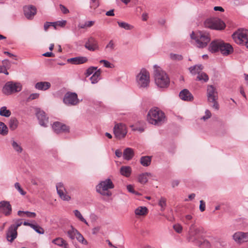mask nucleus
<instances>
[{
    "mask_svg": "<svg viewBox=\"0 0 248 248\" xmlns=\"http://www.w3.org/2000/svg\"><path fill=\"white\" fill-rule=\"evenodd\" d=\"M204 25L205 28L217 30H221L225 27L224 22L217 18L207 19L204 21Z\"/></svg>",
    "mask_w": 248,
    "mask_h": 248,
    "instance_id": "obj_8",
    "label": "nucleus"
},
{
    "mask_svg": "<svg viewBox=\"0 0 248 248\" xmlns=\"http://www.w3.org/2000/svg\"><path fill=\"white\" fill-rule=\"evenodd\" d=\"M21 90L22 85L20 83L10 81L5 84L2 92L4 94L9 95L19 92Z\"/></svg>",
    "mask_w": 248,
    "mask_h": 248,
    "instance_id": "obj_5",
    "label": "nucleus"
},
{
    "mask_svg": "<svg viewBox=\"0 0 248 248\" xmlns=\"http://www.w3.org/2000/svg\"><path fill=\"white\" fill-rule=\"evenodd\" d=\"M39 96V94L37 93H31L29 97V99L33 100L38 98Z\"/></svg>",
    "mask_w": 248,
    "mask_h": 248,
    "instance_id": "obj_60",
    "label": "nucleus"
},
{
    "mask_svg": "<svg viewBox=\"0 0 248 248\" xmlns=\"http://www.w3.org/2000/svg\"><path fill=\"white\" fill-rule=\"evenodd\" d=\"M66 23L65 20L58 21L55 22H53V26L56 28V26L64 27Z\"/></svg>",
    "mask_w": 248,
    "mask_h": 248,
    "instance_id": "obj_49",
    "label": "nucleus"
},
{
    "mask_svg": "<svg viewBox=\"0 0 248 248\" xmlns=\"http://www.w3.org/2000/svg\"><path fill=\"white\" fill-rule=\"evenodd\" d=\"M97 67H94V66H91L90 67H89L85 73V75L86 76V77H89L92 74H93V73H94L95 71H96V70H97Z\"/></svg>",
    "mask_w": 248,
    "mask_h": 248,
    "instance_id": "obj_44",
    "label": "nucleus"
},
{
    "mask_svg": "<svg viewBox=\"0 0 248 248\" xmlns=\"http://www.w3.org/2000/svg\"><path fill=\"white\" fill-rule=\"evenodd\" d=\"M8 132V129L6 124L0 122V134L3 136L6 135Z\"/></svg>",
    "mask_w": 248,
    "mask_h": 248,
    "instance_id": "obj_39",
    "label": "nucleus"
},
{
    "mask_svg": "<svg viewBox=\"0 0 248 248\" xmlns=\"http://www.w3.org/2000/svg\"><path fill=\"white\" fill-rule=\"evenodd\" d=\"M152 174L150 172L142 173L138 176V182L141 184H145L148 182L149 178L152 177Z\"/></svg>",
    "mask_w": 248,
    "mask_h": 248,
    "instance_id": "obj_26",
    "label": "nucleus"
},
{
    "mask_svg": "<svg viewBox=\"0 0 248 248\" xmlns=\"http://www.w3.org/2000/svg\"><path fill=\"white\" fill-rule=\"evenodd\" d=\"M126 188H127V190L129 192L135 194L136 195H139L138 192H137L134 190L133 186L132 185H128L127 186Z\"/></svg>",
    "mask_w": 248,
    "mask_h": 248,
    "instance_id": "obj_56",
    "label": "nucleus"
},
{
    "mask_svg": "<svg viewBox=\"0 0 248 248\" xmlns=\"http://www.w3.org/2000/svg\"><path fill=\"white\" fill-rule=\"evenodd\" d=\"M52 127L54 132L57 134L69 131V127L67 126L58 122H55Z\"/></svg>",
    "mask_w": 248,
    "mask_h": 248,
    "instance_id": "obj_19",
    "label": "nucleus"
},
{
    "mask_svg": "<svg viewBox=\"0 0 248 248\" xmlns=\"http://www.w3.org/2000/svg\"><path fill=\"white\" fill-rule=\"evenodd\" d=\"M17 232L14 226H10L6 232V238L10 242H12L17 237Z\"/></svg>",
    "mask_w": 248,
    "mask_h": 248,
    "instance_id": "obj_20",
    "label": "nucleus"
},
{
    "mask_svg": "<svg viewBox=\"0 0 248 248\" xmlns=\"http://www.w3.org/2000/svg\"><path fill=\"white\" fill-rule=\"evenodd\" d=\"M11 114L10 110L7 109V108L5 106L1 107L0 108V115L5 117H9Z\"/></svg>",
    "mask_w": 248,
    "mask_h": 248,
    "instance_id": "obj_37",
    "label": "nucleus"
},
{
    "mask_svg": "<svg viewBox=\"0 0 248 248\" xmlns=\"http://www.w3.org/2000/svg\"><path fill=\"white\" fill-rule=\"evenodd\" d=\"M203 232L202 228H197L194 225H191L189 231L188 240L191 242L197 241Z\"/></svg>",
    "mask_w": 248,
    "mask_h": 248,
    "instance_id": "obj_11",
    "label": "nucleus"
},
{
    "mask_svg": "<svg viewBox=\"0 0 248 248\" xmlns=\"http://www.w3.org/2000/svg\"><path fill=\"white\" fill-rule=\"evenodd\" d=\"M148 213V209L145 206H140L135 210V213L137 216H145Z\"/></svg>",
    "mask_w": 248,
    "mask_h": 248,
    "instance_id": "obj_32",
    "label": "nucleus"
},
{
    "mask_svg": "<svg viewBox=\"0 0 248 248\" xmlns=\"http://www.w3.org/2000/svg\"><path fill=\"white\" fill-rule=\"evenodd\" d=\"M2 63L3 64V66L6 67H9L10 66V62L8 60L5 59L2 61Z\"/></svg>",
    "mask_w": 248,
    "mask_h": 248,
    "instance_id": "obj_61",
    "label": "nucleus"
},
{
    "mask_svg": "<svg viewBox=\"0 0 248 248\" xmlns=\"http://www.w3.org/2000/svg\"><path fill=\"white\" fill-rule=\"evenodd\" d=\"M201 246L202 248H210L211 247V244L208 240H204L201 243Z\"/></svg>",
    "mask_w": 248,
    "mask_h": 248,
    "instance_id": "obj_55",
    "label": "nucleus"
},
{
    "mask_svg": "<svg viewBox=\"0 0 248 248\" xmlns=\"http://www.w3.org/2000/svg\"><path fill=\"white\" fill-rule=\"evenodd\" d=\"M117 23L120 28H123L126 30H131L133 28V26L132 25L126 22L118 21Z\"/></svg>",
    "mask_w": 248,
    "mask_h": 248,
    "instance_id": "obj_36",
    "label": "nucleus"
},
{
    "mask_svg": "<svg viewBox=\"0 0 248 248\" xmlns=\"http://www.w3.org/2000/svg\"><path fill=\"white\" fill-rule=\"evenodd\" d=\"M75 238H76V239L79 242L83 244H87V241L85 240L82 235L79 232Z\"/></svg>",
    "mask_w": 248,
    "mask_h": 248,
    "instance_id": "obj_46",
    "label": "nucleus"
},
{
    "mask_svg": "<svg viewBox=\"0 0 248 248\" xmlns=\"http://www.w3.org/2000/svg\"><path fill=\"white\" fill-rule=\"evenodd\" d=\"M219 51L223 55H228L232 53L233 49L231 45L223 42V44L221 45Z\"/></svg>",
    "mask_w": 248,
    "mask_h": 248,
    "instance_id": "obj_23",
    "label": "nucleus"
},
{
    "mask_svg": "<svg viewBox=\"0 0 248 248\" xmlns=\"http://www.w3.org/2000/svg\"><path fill=\"white\" fill-rule=\"evenodd\" d=\"M51 25L53 26V22H46L44 26V30L46 31Z\"/></svg>",
    "mask_w": 248,
    "mask_h": 248,
    "instance_id": "obj_62",
    "label": "nucleus"
},
{
    "mask_svg": "<svg viewBox=\"0 0 248 248\" xmlns=\"http://www.w3.org/2000/svg\"><path fill=\"white\" fill-rule=\"evenodd\" d=\"M205 209V203L202 201H200V210L201 212H203Z\"/></svg>",
    "mask_w": 248,
    "mask_h": 248,
    "instance_id": "obj_59",
    "label": "nucleus"
},
{
    "mask_svg": "<svg viewBox=\"0 0 248 248\" xmlns=\"http://www.w3.org/2000/svg\"><path fill=\"white\" fill-rule=\"evenodd\" d=\"M147 120L150 124L159 126L165 122L166 116L165 113L159 108H154L149 111Z\"/></svg>",
    "mask_w": 248,
    "mask_h": 248,
    "instance_id": "obj_1",
    "label": "nucleus"
},
{
    "mask_svg": "<svg viewBox=\"0 0 248 248\" xmlns=\"http://www.w3.org/2000/svg\"><path fill=\"white\" fill-rule=\"evenodd\" d=\"M63 103L68 106H74L79 102L77 94L75 93L68 92L63 99Z\"/></svg>",
    "mask_w": 248,
    "mask_h": 248,
    "instance_id": "obj_12",
    "label": "nucleus"
},
{
    "mask_svg": "<svg viewBox=\"0 0 248 248\" xmlns=\"http://www.w3.org/2000/svg\"><path fill=\"white\" fill-rule=\"evenodd\" d=\"M17 215L20 217H28L30 218H34L35 217L36 214L34 212H31L29 211H18L17 212Z\"/></svg>",
    "mask_w": 248,
    "mask_h": 248,
    "instance_id": "obj_30",
    "label": "nucleus"
},
{
    "mask_svg": "<svg viewBox=\"0 0 248 248\" xmlns=\"http://www.w3.org/2000/svg\"><path fill=\"white\" fill-rule=\"evenodd\" d=\"M12 146L14 149L18 153L22 152L23 149L21 146L15 141H13Z\"/></svg>",
    "mask_w": 248,
    "mask_h": 248,
    "instance_id": "obj_43",
    "label": "nucleus"
},
{
    "mask_svg": "<svg viewBox=\"0 0 248 248\" xmlns=\"http://www.w3.org/2000/svg\"><path fill=\"white\" fill-rule=\"evenodd\" d=\"M232 238L237 244L248 242V232H237L232 235Z\"/></svg>",
    "mask_w": 248,
    "mask_h": 248,
    "instance_id": "obj_14",
    "label": "nucleus"
},
{
    "mask_svg": "<svg viewBox=\"0 0 248 248\" xmlns=\"http://www.w3.org/2000/svg\"><path fill=\"white\" fill-rule=\"evenodd\" d=\"M197 80L199 81L203 80L204 82H207L209 80V78L208 75L204 73V72H200L198 74V76L197 77Z\"/></svg>",
    "mask_w": 248,
    "mask_h": 248,
    "instance_id": "obj_40",
    "label": "nucleus"
},
{
    "mask_svg": "<svg viewBox=\"0 0 248 248\" xmlns=\"http://www.w3.org/2000/svg\"><path fill=\"white\" fill-rule=\"evenodd\" d=\"M191 38L195 41V46L199 48H203L207 46L210 41L209 33L199 31L196 34L192 32L190 35Z\"/></svg>",
    "mask_w": 248,
    "mask_h": 248,
    "instance_id": "obj_3",
    "label": "nucleus"
},
{
    "mask_svg": "<svg viewBox=\"0 0 248 248\" xmlns=\"http://www.w3.org/2000/svg\"><path fill=\"white\" fill-rule=\"evenodd\" d=\"M179 184V181L178 180H173L171 182V185L173 187L177 186Z\"/></svg>",
    "mask_w": 248,
    "mask_h": 248,
    "instance_id": "obj_64",
    "label": "nucleus"
},
{
    "mask_svg": "<svg viewBox=\"0 0 248 248\" xmlns=\"http://www.w3.org/2000/svg\"><path fill=\"white\" fill-rule=\"evenodd\" d=\"M114 185L110 179H107L101 181L96 187V191L100 194L110 196L111 193L108 191L109 189L114 188Z\"/></svg>",
    "mask_w": 248,
    "mask_h": 248,
    "instance_id": "obj_4",
    "label": "nucleus"
},
{
    "mask_svg": "<svg viewBox=\"0 0 248 248\" xmlns=\"http://www.w3.org/2000/svg\"><path fill=\"white\" fill-rule=\"evenodd\" d=\"M51 87V84L47 81H40L36 83L35 85V89L42 90L46 91Z\"/></svg>",
    "mask_w": 248,
    "mask_h": 248,
    "instance_id": "obj_25",
    "label": "nucleus"
},
{
    "mask_svg": "<svg viewBox=\"0 0 248 248\" xmlns=\"http://www.w3.org/2000/svg\"><path fill=\"white\" fill-rule=\"evenodd\" d=\"M203 69L202 65H196L189 67V70L192 74H198Z\"/></svg>",
    "mask_w": 248,
    "mask_h": 248,
    "instance_id": "obj_33",
    "label": "nucleus"
},
{
    "mask_svg": "<svg viewBox=\"0 0 248 248\" xmlns=\"http://www.w3.org/2000/svg\"><path fill=\"white\" fill-rule=\"evenodd\" d=\"M18 121L15 118H11L9 121V127L12 130H15L18 126Z\"/></svg>",
    "mask_w": 248,
    "mask_h": 248,
    "instance_id": "obj_38",
    "label": "nucleus"
},
{
    "mask_svg": "<svg viewBox=\"0 0 248 248\" xmlns=\"http://www.w3.org/2000/svg\"><path fill=\"white\" fill-rule=\"evenodd\" d=\"M57 193L62 200L69 201L71 200V197L67 194L66 190L62 183H58L56 185Z\"/></svg>",
    "mask_w": 248,
    "mask_h": 248,
    "instance_id": "obj_13",
    "label": "nucleus"
},
{
    "mask_svg": "<svg viewBox=\"0 0 248 248\" xmlns=\"http://www.w3.org/2000/svg\"><path fill=\"white\" fill-rule=\"evenodd\" d=\"M113 133L117 139H123L127 133L126 125L122 123L116 124L113 128Z\"/></svg>",
    "mask_w": 248,
    "mask_h": 248,
    "instance_id": "obj_10",
    "label": "nucleus"
},
{
    "mask_svg": "<svg viewBox=\"0 0 248 248\" xmlns=\"http://www.w3.org/2000/svg\"><path fill=\"white\" fill-rule=\"evenodd\" d=\"M60 8L62 13L64 14H66L69 12V10L62 4L60 5Z\"/></svg>",
    "mask_w": 248,
    "mask_h": 248,
    "instance_id": "obj_58",
    "label": "nucleus"
},
{
    "mask_svg": "<svg viewBox=\"0 0 248 248\" xmlns=\"http://www.w3.org/2000/svg\"><path fill=\"white\" fill-rule=\"evenodd\" d=\"M35 232L39 234H44V229L38 225L32 224L31 227Z\"/></svg>",
    "mask_w": 248,
    "mask_h": 248,
    "instance_id": "obj_45",
    "label": "nucleus"
},
{
    "mask_svg": "<svg viewBox=\"0 0 248 248\" xmlns=\"http://www.w3.org/2000/svg\"><path fill=\"white\" fill-rule=\"evenodd\" d=\"M91 7L93 9H96L99 6V1L98 0H91Z\"/></svg>",
    "mask_w": 248,
    "mask_h": 248,
    "instance_id": "obj_53",
    "label": "nucleus"
},
{
    "mask_svg": "<svg viewBox=\"0 0 248 248\" xmlns=\"http://www.w3.org/2000/svg\"><path fill=\"white\" fill-rule=\"evenodd\" d=\"M115 45L113 40H110L106 46V49L109 51H112L114 49Z\"/></svg>",
    "mask_w": 248,
    "mask_h": 248,
    "instance_id": "obj_48",
    "label": "nucleus"
},
{
    "mask_svg": "<svg viewBox=\"0 0 248 248\" xmlns=\"http://www.w3.org/2000/svg\"><path fill=\"white\" fill-rule=\"evenodd\" d=\"M52 242L61 247L64 248H68V244L66 242L65 240H64L63 238L61 237H58L56 239L52 240Z\"/></svg>",
    "mask_w": 248,
    "mask_h": 248,
    "instance_id": "obj_28",
    "label": "nucleus"
},
{
    "mask_svg": "<svg viewBox=\"0 0 248 248\" xmlns=\"http://www.w3.org/2000/svg\"><path fill=\"white\" fill-rule=\"evenodd\" d=\"M36 116L38 119L39 124L43 126H47L48 123V117H46L45 112L38 109L36 111Z\"/></svg>",
    "mask_w": 248,
    "mask_h": 248,
    "instance_id": "obj_18",
    "label": "nucleus"
},
{
    "mask_svg": "<svg viewBox=\"0 0 248 248\" xmlns=\"http://www.w3.org/2000/svg\"><path fill=\"white\" fill-rule=\"evenodd\" d=\"M12 211V206L8 201H2L0 202V212L5 216H10Z\"/></svg>",
    "mask_w": 248,
    "mask_h": 248,
    "instance_id": "obj_16",
    "label": "nucleus"
},
{
    "mask_svg": "<svg viewBox=\"0 0 248 248\" xmlns=\"http://www.w3.org/2000/svg\"><path fill=\"white\" fill-rule=\"evenodd\" d=\"M23 224L21 219H18L15 220V223L12 224L11 226H14V228L17 230L18 228Z\"/></svg>",
    "mask_w": 248,
    "mask_h": 248,
    "instance_id": "obj_54",
    "label": "nucleus"
},
{
    "mask_svg": "<svg viewBox=\"0 0 248 248\" xmlns=\"http://www.w3.org/2000/svg\"><path fill=\"white\" fill-rule=\"evenodd\" d=\"M88 59L86 57H74L67 60L68 62L74 64H79L86 62Z\"/></svg>",
    "mask_w": 248,
    "mask_h": 248,
    "instance_id": "obj_24",
    "label": "nucleus"
},
{
    "mask_svg": "<svg viewBox=\"0 0 248 248\" xmlns=\"http://www.w3.org/2000/svg\"><path fill=\"white\" fill-rule=\"evenodd\" d=\"M100 63H103L104 66L107 68H112L113 65L107 60H102L100 61Z\"/></svg>",
    "mask_w": 248,
    "mask_h": 248,
    "instance_id": "obj_50",
    "label": "nucleus"
},
{
    "mask_svg": "<svg viewBox=\"0 0 248 248\" xmlns=\"http://www.w3.org/2000/svg\"><path fill=\"white\" fill-rule=\"evenodd\" d=\"M78 232V231L77 230L71 227V229L68 231L67 234L68 237L73 240L75 238Z\"/></svg>",
    "mask_w": 248,
    "mask_h": 248,
    "instance_id": "obj_35",
    "label": "nucleus"
},
{
    "mask_svg": "<svg viewBox=\"0 0 248 248\" xmlns=\"http://www.w3.org/2000/svg\"><path fill=\"white\" fill-rule=\"evenodd\" d=\"M173 227L174 230L178 233H181L182 231L183 227L179 224L174 225Z\"/></svg>",
    "mask_w": 248,
    "mask_h": 248,
    "instance_id": "obj_52",
    "label": "nucleus"
},
{
    "mask_svg": "<svg viewBox=\"0 0 248 248\" xmlns=\"http://www.w3.org/2000/svg\"><path fill=\"white\" fill-rule=\"evenodd\" d=\"M15 188L18 190L19 192L22 195H25L26 194V192L22 189V188L21 187L19 183H16L15 184Z\"/></svg>",
    "mask_w": 248,
    "mask_h": 248,
    "instance_id": "obj_51",
    "label": "nucleus"
},
{
    "mask_svg": "<svg viewBox=\"0 0 248 248\" xmlns=\"http://www.w3.org/2000/svg\"><path fill=\"white\" fill-rule=\"evenodd\" d=\"M154 74L155 83L158 87L165 88L169 86L170 78L167 73L160 67L154 66Z\"/></svg>",
    "mask_w": 248,
    "mask_h": 248,
    "instance_id": "obj_2",
    "label": "nucleus"
},
{
    "mask_svg": "<svg viewBox=\"0 0 248 248\" xmlns=\"http://www.w3.org/2000/svg\"><path fill=\"white\" fill-rule=\"evenodd\" d=\"M23 11L25 17L28 19L31 20L36 14V8L31 5H26L23 7Z\"/></svg>",
    "mask_w": 248,
    "mask_h": 248,
    "instance_id": "obj_15",
    "label": "nucleus"
},
{
    "mask_svg": "<svg viewBox=\"0 0 248 248\" xmlns=\"http://www.w3.org/2000/svg\"><path fill=\"white\" fill-rule=\"evenodd\" d=\"M101 71L100 69L94 72L93 74L90 77V80L92 84L97 83L101 79Z\"/></svg>",
    "mask_w": 248,
    "mask_h": 248,
    "instance_id": "obj_29",
    "label": "nucleus"
},
{
    "mask_svg": "<svg viewBox=\"0 0 248 248\" xmlns=\"http://www.w3.org/2000/svg\"><path fill=\"white\" fill-rule=\"evenodd\" d=\"M134 155V152L131 148H126L123 152V157L126 160H129L132 158Z\"/></svg>",
    "mask_w": 248,
    "mask_h": 248,
    "instance_id": "obj_27",
    "label": "nucleus"
},
{
    "mask_svg": "<svg viewBox=\"0 0 248 248\" xmlns=\"http://www.w3.org/2000/svg\"><path fill=\"white\" fill-rule=\"evenodd\" d=\"M207 97L208 101L213 103L212 107L218 110L219 105L217 102L218 93L216 88L213 85H208L207 88Z\"/></svg>",
    "mask_w": 248,
    "mask_h": 248,
    "instance_id": "obj_7",
    "label": "nucleus"
},
{
    "mask_svg": "<svg viewBox=\"0 0 248 248\" xmlns=\"http://www.w3.org/2000/svg\"><path fill=\"white\" fill-rule=\"evenodd\" d=\"M74 213L76 217H77L80 221L84 222L86 225H89L88 223L86 221L85 219L83 217L82 215L78 210H74Z\"/></svg>",
    "mask_w": 248,
    "mask_h": 248,
    "instance_id": "obj_41",
    "label": "nucleus"
},
{
    "mask_svg": "<svg viewBox=\"0 0 248 248\" xmlns=\"http://www.w3.org/2000/svg\"><path fill=\"white\" fill-rule=\"evenodd\" d=\"M170 58L172 60L180 61L183 59V56L181 55L170 53Z\"/></svg>",
    "mask_w": 248,
    "mask_h": 248,
    "instance_id": "obj_47",
    "label": "nucleus"
},
{
    "mask_svg": "<svg viewBox=\"0 0 248 248\" xmlns=\"http://www.w3.org/2000/svg\"><path fill=\"white\" fill-rule=\"evenodd\" d=\"M138 86L140 88L149 86L150 83L149 73L145 69H142L136 77Z\"/></svg>",
    "mask_w": 248,
    "mask_h": 248,
    "instance_id": "obj_6",
    "label": "nucleus"
},
{
    "mask_svg": "<svg viewBox=\"0 0 248 248\" xmlns=\"http://www.w3.org/2000/svg\"><path fill=\"white\" fill-rule=\"evenodd\" d=\"M232 37L236 44L244 45L248 40V30L239 29L232 34Z\"/></svg>",
    "mask_w": 248,
    "mask_h": 248,
    "instance_id": "obj_9",
    "label": "nucleus"
},
{
    "mask_svg": "<svg viewBox=\"0 0 248 248\" xmlns=\"http://www.w3.org/2000/svg\"><path fill=\"white\" fill-rule=\"evenodd\" d=\"M151 158L149 156H142L140 159V163L141 164L145 167L149 166L151 164Z\"/></svg>",
    "mask_w": 248,
    "mask_h": 248,
    "instance_id": "obj_34",
    "label": "nucleus"
},
{
    "mask_svg": "<svg viewBox=\"0 0 248 248\" xmlns=\"http://www.w3.org/2000/svg\"><path fill=\"white\" fill-rule=\"evenodd\" d=\"M180 98L184 101H191L193 100V96L187 89H184L179 93Z\"/></svg>",
    "mask_w": 248,
    "mask_h": 248,
    "instance_id": "obj_22",
    "label": "nucleus"
},
{
    "mask_svg": "<svg viewBox=\"0 0 248 248\" xmlns=\"http://www.w3.org/2000/svg\"><path fill=\"white\" fill-rule=\"evenodd\" d=\"M223 44V41L221 40L213 41L210 44L209 50L212 53H215L220 50L221 45Z\"/></svg>",
    "mask_w": 248,
    "mask_h": 248,
    "instance_id": "obj_21",
    "label": "nucleus"
},
{
    "mask_svg": "<svg viewBox=\"0 0 248 248\" xmlns=\"http://www.w3.org/2000/svg\"><path fill=\"white\" fill-rule=\"evenodd\" d=\"M131 170V168L129 166H122L120 169L121 174L127 177L130 175Z\"/></svg>",
    "mask_w": 248,
    "mask_h": 248,
    "instance_id": "obj_31",
    "label": "nucleus"
},
{
    "mask_svg": "<svg viewBox=\"0 0 248 248\" xmlns=\"http://www.w3.org/2000/svg\"><path fill=\"white\" fill-rule=\"evenodd\" d=\"M87 27H91L94 24V21H88L85 22Z\"/></svg>",
    "mask_w": 248,
    "mask_h": 248,
    "instance_id": "obj_63",
    "label": "nucleus"
},
{
    "mask_svg": "<svg viewBox=\"0 0 248 248\" xmlns=\"http://www.w3.org/2000/svg\"><path fill=\"white\" fill-rule=\"evenodd\" d=\"M84 46L86 49L92 51H94L99 48L97 41L93 37H90L88 39Z\"/></svg>",
    "mask_w": 248,
    "mask_h": 248,
    "instance_id": "obj_17",
    "label": "nucleus"
},
{
    "mask_svg": "<svg viewBox=\"0 0 248 248\" xmlns=\"http://www.w3.org/2000/svg\"><path fill=\"white\" fill-rule=\"evenodd\" d=\"M211 116V112L209 110H206L205 112V115L203 116L201 119L204 120H206L210 118Z\"/></svg>",
    "mask_w": 248,
    "mask_h": 248,
    "instance_id": "obj_57",
    "label": "nucleus"
},
{
    "mask_svg": "<svg viewBox=\"0 0 248 248\" xmlns=\"http://www.w3.org/2000/svg\"><path fill=\"white\" fill-rule=\"evenodd\" d=\"M167 200L165 198L162 197L158 201V205L161 207V211H164L166 207Z\"/></svg>",
    "mask_w": 248,
    "mask_h": 248,
    "instance_id": "obj_42",
    "label": "nucleus"
}]
</instances>
